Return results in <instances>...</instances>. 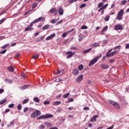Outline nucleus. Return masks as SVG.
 I'll use <instances>...</instances> for the list:
<instances>
[{
  "instance_id": "1",
  "label": "nucleus",
  "mask_w": 129,
  "mask_h": 129,
  "mask_svg": "<svg viewBox=\"0 0 129 129\" xmlns=\"http://www.w3.org/2000/svg\"><path fill=\"white\" fill-rule=\"evenodd\" d=\"M51 117H53V115L51 114H46V115H42L39 117H38L37 119L40 120V119H43L44 118H50Z\"/></svg>"
},
{
  "instance_id": "2",
  "label": "nucleus",
  "mask_w": 129,
  "mask_h": 129,
  "mask_svg": "<svg viewBox=\"0 0 129 129\" xmlns=\"http://www.w3.org/2000/svg\"><path fill=\"white\" fill-rule=\"evenodd\" d=\"M39 115H41V112L39 110H36L31 114L32 117H34V118L37 117Z\"/></svg>"
},
{
  "instance_id": "3",
  "label": "nucleus",
  "mask_w": 129,
  "mask_h": 129,
  "mask_svg": "<svg viewBox=\"0 0 129 129\" xmlns=\"http://www.w3.org/2000/svg\"><path fill=\"white\" fill-rule=\"evenodd\" d=\"M109 103H110V104H112V105H113V106H114V107H115V108H117L118 109H119V108H120V107L119 106V105H118V103H117V102H115L113 101H109Z\"/></svg>"
},
{
  "instance_id": "4",
  "label": "nucleus",
  "mask_w": 129,
  "mask_h": 129,
  "mask_svg": "<svg viewBox=\"0 0 129 129\" xmlns=\"http://www.w3.org/2000/svg\"><path fill=\"white\" fill-rule=\"evenodd\" d=\"M98 60V58H94L89 63V67H91V66H93V65H94L95 63L97 62Z\"/></svg>"
},
{
  "instance_id": "5",
  "label": "nucleus",
  "mask_w": 129,
  "mask_h": 129,
  "mask_svg": "<svg viewBox=\"0 0 129 129\" xmlns=\"http://www.w3.org/2000/svg\"><path fill=\"white\" fill-rule=\"evenodd\" d=\"M82 79H83V75H81V76H78L75 80V81L77 83L81 82L82 81Z\"/></svg>"
},
{
  "instance_id": "6",
  "label": "nucleus",
  "mask_w": 129,
  "mask_h": 129,
  "mask_svg": "<svg viewBox=\"0 0 129 129\" xmlns=\"http://www.w3.org/2000/svg\"><path fill=\"white\" fill-rule=\"evenodd\" d=\"M67 54L68 56H67V59H69V58H71L72 56L75 54V52H72V51H68L67 52Z\"/></svg>"
},
{
  "instance_id": "7",
  "label": "nucleus",
  "mask_w": 129,
  "mask_h": 129,
  "mask_svg": "<svg viewBox=\"0 0 129 129\" xmlns=\"http://www.w3.org/2000/svg\"><path fill=\"white\" fill-rule=\"evenodd\" d=\"M33 24L32 22L29 26L25 28V31H33Z\"/></svg>"
},
{
  "instance_id": "8",
  "label": "nucleus",
  "mask_w": 129,
  "mask_h": 129,
  "mask_svg": "<svg viewBox=\"0 0 129 129\" xmlns=\"http://www.w3.org/2000/svg\"><path fill=\"white\" fill-rule=\"evenodd\" d=\"M79 74V70L78 69H75L73 70V75L74 76H77Z\"/></svg>"
},
{
  "instance_id": "9",
  "label": "nucleus",
  "mask_w": 129,
  "mask_h": 129,
  "mask_svg": "<svg viewBox=\"0 0 129 129\" xmlns=\"http://www.w3.org/2000/svg\"><path fill=\"white\" fill-rule=\"evenodd\" d=\"M117 51L116 50L113 51L112 52H111V53H107L106 54V57L107 58H108V57H111V56H113V55H114V54H116V52Z\"/></svg>"
},
{
  "instance_id": "10",
  "label": "nucleus",
  "mask_w": 129,
  "mask_h": 129,
  "mask_svg": "<svg viewBox=\"0 0 129 129\" xmlns=\"http://www.w3.org/2000/svg\"><path fill=\"white\" fill-rule=\"evenodd\" d=\"M114 30L118 31V30H122V26L120 25H117L115 26Z\"/></svg>"
},
{
  "instance_id": "11",
  "label": "nucleus",
  "mask_w": 129,
  "mask_h": 129,
  "mask_svg": "<svg viewBox=\"0 0 129 129\" xmlns=\"http://www.w3.org/2000/svg\"><path fill=\"white\" fill-rule=\"evenodd\" d=\"M42 19L43 17H39L35 20L33 21V22H32V24H36V23H38V22L42 21Z\"/></svg>"
},
{
  "instance_id": "12",
  "label": "nucleus",
  "mask_w": 129,
  "mask_h": 129,
  "mask_svg": "<svg viewBox=\"0 0 129 129\" xmlns=\"http://www.w3.org/2000/svg\"><path fill=\"white\" fill-rule=\"evenodd\" d=\"M58 12L59 15H60V16H62V15L64 14V11H63V9H62L61 8H58Z\"/></svg>"
},
{
  "instance_id": "13",
  "label": "nucleus",
  "mask_w": 129,
  "mask_h": 129,
  "mask_svg": "<svg viewBox=\"0 0 129 129\" xmlns=\"http://www.w3.org/2000/svg\"><path fill=\"white\" fill-rule=\"evenodd\" d=\"M55 36H56V34L55 33H53L52 35L48 36L46 38V41H48V40H51V39H52V38H54Z\"/></svg>"
},
{
  "instance_id": "14",
  "label": "nucleus",
  "mask_w": 129,
  "mask_h": 129,
  "mask_svg": "<svg viewBox=\"0 0 129 129\" xmlns=\"http://www.w3.org/2000/svg\"><path fill=\"white\" fill-rule=\"evenodd\" d=\"M98 117V115H95L91 119V122H95L96 121V118Z\"/></svg>"
},
{
  "instance_id": "15",
  "label": "nucleus",
  "mask_w": 129,
  "mask_h": 129,
  "mask_svg": "<svg viewBox=\"0 0 129 129\" xmlns=\"http://www.w3.org/2000/svg\"><path fill=\"white\" fill-rule=\"evenodd\" d=\"M91 50H92V48H90L88 49H87L86 50H84L83 52V54H86L87 53H89V52H90V51H91Z\"/></svg>"
},
{
  "instance_id": "16",
  "label": "nucleus",
  "mask_w": 129,
  "mask_h": 129,
  "mask_svg": "<svg viewBox=\"0 0 129 129\" xmlns=\"http://www.w3.org/2000/svg\"><path fill=\"white\" fill-rule=\"evenodd\" d=\"M91 47H92V48H93V47H99V44L96 42L95 43H93L91 45Z\"/></svg>"
},
{
  "instance_id": "17",
  "label": "nucleus",
  "mask_w": 129,
  "mask_h": 129,
  "mask_svg": "<svg viewBox=\"0 0 129 129\" xmlns=\"http://www.w3.org/2000/svg\"><path fill=\"white\" fill-rule=\"evenodd\" d=\"M8 69L10 72H14V68L13 66H10L8 68Z\"/></svg>"
},
{
  "instance_id": "18",
  "label": "nucleus",
  "mask_w": 129,
  "mask_h": 129,
  "mask_svg": "<svg viewBox=\"0 0 129 129\" xmlns=\"http://www.w3.org/2000/svg\"><path fill=\"white\" fill-rule=\"evenodd\" d=\"M61 103V101H55L53 103V105L54 106H56L57 105H59V104Z\"/></svg>"
},
{
  "instance_id": "19",
  "label": "nucleus",
  "mask_w": 129,
  "mask_h": 129,
  "mask_svg": "<svg viewBox=\"0 0 129 129\" xmlns=\"http://www.w3.org/2000/svg\"><path fill=\"white\" fill-rule=\"evenodd\" d=\"M101 67H102L103 69H107V68H108V66L106 64H101Z\"/></svg>"
},
{
  "instance_id": "20",
  "label": "nucleus",
  "mask_w": 129,
  "mask_h": 129,
  "mask_svg": "<svg viewBox=\"0 0 129 129\" xmlns=\"http://www.w3.org/2000/svg\"><path fill=\"white\" fill-rule=\"evenodd\" d=\"M49 28H50V25H46L43 26V31L45 30H48V29H49Z\"/></svg>"
},
{
  "instance_id": "21",
  "label": "nucleus",
  "mask_w": 129,
  "mask_h": 129,
  "mask_svg": "<svg viewBox=\"0 0 129 129\" xmlns=\"http://www.w3.org/2000/svg\"><path fill=\"white\" fill-rule=\"evenodd\" d=\"M116 20H118L119 21L122 20V16L118 14L117 17L116 18Z\"/></svg>"
},
{
  "instance_id": "22",
  "label": "nucleus",
  "mask_w": 129,
  "mask_h": 129,
  "mask_svg": "<svg viewBox=\"0 0 129 129\" xmlns=\"http://www.w3.org/2000/svg\"><path fill=\"white\" fill-rule=\"evenodd\" d=\"M33 101L35 102H40V99H39V98L38 97H34L33 98Z\"/></svg>"
},
{
  "instance_id": "23",
  "label": "nucleus",
  "mask_w": 129,
  "mask_h": 129,
  "mask_svg": "<svg viewBox=\"0 0 129 129\" xmlns=\"http://www.w3.org/2000/svg\"><path fill=\"white\" fill-rule=\"evenodd\" d=\"M6 102H7V99H4L0 101V104H4V103H6Z\"/></svg>"
},
{
  "instance_id": "24",
  "label": "nucleus",
  "mask_w": 129,
  "mask_h": 129,
  "mask_svg": "<svg viewBox=\"0 0 129 129\" xmlns=\"http://www.w3.org/2000/svg\"><path fill=\"white\" fill-rule=\"evenodd\" d=\"M57 12V10L56 9L53 8L50 10V13H56Z\"/></svg>"
},
{
  "instance_id": "25",
  "label": "nucleus",
  "mask_w": 129,
  "mask_h": 129,
  "mask_svg": "<svg viewBox=\"0 0 129 129\" xmlns=\"http://www.w3.org/2000/svg\"><path fill=\"white\" fill-rule=\"evenodd\" d=\"M5 81V82H9V83H13V80H12L6 79Z\"/></svg>"
},
{
  "instance_id": "26",
  "label": "nucleus",
  "mask_w": 129,
  "mask_h": 129,
  "mask_svg": "<svg viewBox=\"0 0 129 129\" xmlns=\"http://www.w3.org/2000/svg\"><path fill=\"white\" fill-rule=\"evenodd\" d=\"M118 15H119V16H121L122 17V15H123V10H121L119 12Z\"/></svg>"
},
{
  "instance_id": "27",
  "label": "nucleus",
  "mask_w": 129,
  "mask_h": 129,
  "mask_svg": "<svg viewBox=\"0 0 129 129\" xmlns=\"http://www.w3.org/2000/svg\"><path fill=\"white\" fill-rule=\"evenodd\" d=\"M70 95V93H68L66 94H64L63 96V98H67V97H68V96H69V95Z\"/></svg>"
},
{
  "instance_id": "28",
  "label": "nucleus",
  "mask_w": 129,
  "mask_h": 129,
  "mask_svg": "<svg viewBox=\"0 0 129 129\" xmlns=\"http://www.w3.org/2000/svg\"><path fill=\"white\" fill-rule=\"evenodd\" d=\"M51 24H56V23H57V19H52L51 21Z\"/></svg>"
},
{
  "instance_id": "29",
  "label": "nucleus",
  "mask_w": 129,
  "mask_h": 129,
  "mask_svg": "<svg viewBox=\"0 0 129 129\" xmlns=\"http://www.w3.org/2000/svg\"><path fill=\"white\" fill-rule=\"evenodd\" d=\"M29 99H25L23 101V104H26V103H27V102H29Z\"/></svg>"
},
{
  "instance_id": "30",
  "label": "nucleus",
  "mask_w": 129,
  "mask_h": 129,
  "mask_svg": "<svg viewBox=\"0 0 129 129\" xmlns=\"http://www.w3.org/2000/svg\"><path fill=\"white\" fill-rule=\"evenodd\" d=\"M43 104H44V105H47L50 104V101H49V100L45 101L44 102Z\"/></svg>"
},
{
  "instance_id": "31",
  "label": "nucleus",
  "mask_w": 129,
  "mask_h": 129,
  "mask_svg": "<svg viewBox=\"0 0 129 129\" xmlns=\"http://www.w3.org/2000/svg\"><path fill=\"white\" fill-rule=\"evenodd\" d=\"M8 46H10V44L7 43L5 45H4L3 46H2V49H6V48H7Z\"/></svg>"
},
{
  "instance_id": "32",
  "label": "nucleus",
  "mask_w": 129,
  "mask_h": 129,
  "mask_svg": "<svg viewBox=\"0 0 129 129\" xmlns=\"http://www.w3.org/2000/svg\"><path fill=\"white\" fill-rule=\"evenodd\" d=\"M39 57V54H36L35 55L32 56V59H37Z\"/></svg>"
},
{
  "instance_id": "33",
  "label": "nucleus",
  "mask_w": 129,
  "mask_h": 129,
  "mask_svg": "<svg viewBox=\"0 0 129 129\" xmlns=\"http://www.w3.org/2000/svg\"><path fill=\"white\" fill-rule=\"evenodd\" d=\"M83 68H84V67H83V65L82 64L80 65L78 67L79 70H83Z\"/></svg>"
},
{
  "instance_id": "34",
  "label": "nucleus",
  "mask_w": 129,
  "mask_h": 129,
  "mask_svg": "<svg viewBox=\"0 0 129 129\" xmlns=\"http://www.w3.org/2000/svg\"><path fill=\"white\" fill-rule=\"evenodd\" d=\"M87 26H85V25H83L81 27V30H86V29H87Z\"/></svg>"
},
{
  "instance_id": "35",
  "label": "nucleus",
  "mask_w": 129,
  "mask_h": 129,
  "mask_svg": "<svg viewBox=\"0 0 129 129\" xmlns=\"http://www.w3.org/2000/svg\"><path fill=\"white\" fill-rule=\"evenodd\" d=\"M68 35V32H65L63 34H62V38H65V37H66V36H67Z\"/></svg>"
},
{
  "instance_id": "36",
  "label": "nucleus",
  "mask_w": 129,
  "mask_h": 129,
  "mask_svg": "<svg viewBox=\"0 0 129 129\" xmlns=\"http://www.w3.org/2000/svg\"><path fill=\"white\" fill-rule=\"evenodd\" d=\"M103 3H100L98 4V8H102V7L103 6Z\"/></svg>"
},
{
  "instance_id": "37",
  "label": "nucleus",
  "mask_w": 129,
  "mask_h": 129,
  "mask_svg": "<svg viewBox=\"0 0 129 129\" xmlns=\"http://www.w3.org/2000/svg\"><path fill=\"white\" fill-rule=\"evenodd\" d=\"M125 3H126V0H124L121 2L120 5H122V6H124V5H125Z\"/></svg>"
},
{
  "instance_id": "38",
  "label": "nucleus",
  "mask_w": 129,
  "mask_h": 129,
  "mask_svg": "<svg viewBox=\"0 0 129 129\" xmlns=\"http://www.w3.org/2000/svg\"><path fill=\"white\" fill-rule=\"evenodd\" d=\"M38 6V4L37 3H34L33 5H32V9H35V8L36 7V6Z\"/></svg>"
},
{
  "instance_id": "39",
  "label": "nucleus",
  "mask_w": 129,
  "mask_h": 129,
  "mask_svg": "<svg viewBox=\"0 0 129 129\" xmlns=\"http://www.w3.org/2000/svg\"><path fill=\"white\" fill-rule=\"evenodd\" d=\"M85 6H86V4H82V5L80 6V9H82V8H84V7H85Z\"/></svg>"
},
{
  "instance_id": "40",
  "label": "nucleus",
  "mask_w": 129,
  "mask_h": 129,
  "mask_svg": "<svg viewBox=\"0 0 129 129\" xmlns=\"http://www.w3.org/2000/svg\"><path fill=\"white\" fill-rule=\"evenodd\" d=\"M75 2H77V0H69V2L70 4H73V3H74Z\"/></svg>"
},
{
  "instance_id": "41",
  "label": "nucleus",
  "mask_w": 129,
  "mask_h": 129,
  "mask_svg": "<svg viewBox=\"0 0 129 129\" xmlns=\"http://www.w3.org/2000/svg\"><path fill=\"white\" fill-rule=\"evenodd\" d=\"M18 110H21L22 109V105L19 104L18 106Z\"/></svg>"
},
{
  "instance_id": "42",
  "label": "nucleus",
  "mask_w": 129,
  "mask_h": 129,
  "mask_svg": "<svg viewBox=\"0 0 129 129\" xmlns=\"http://www.w3.org/2000/svg\"><path fill=\"white\" fill-rule=\"evenodd\" d=\"M107 26L105 27L102 30V32H105V31H106V30H107Z\"/></svg>"
},
{
  "instance_id": "43",
  "label": "nucleus",
  "mask_w": 129,
  "mask_h": 129,
  "mask_svg": "<svg viewBox=\"0 0 129 129\" xmlns=\"http://www.w3.org/2000/svg\"><path fill=\"white\" fill-rule=\"evenodd\" d=\"M108 6V4H107L106 5H105L104 6H102V8H103V10H104V9H106Z\"/></svg>"
},
{
  "instance_id": "44",
  "label": "nucleus",
  "mask_w": 129,
  "mask_h": 129,
  "mask_svg": "<svg viewBox=\"0 0 129 129\" xmlns=\"http://www.w3.org/2000/svg\"><path fill=\"white\" fill-rule=\"evenodd\" d=\"M14 106H15V104H10L9 105V107H10V108H13V107H14Z\"/></svg>"
},
{
  "instance_id": "45",
  "label": "nucleus",
  "mask_w": 129,
  "mask_h": 129,
  "mask_svg": "<svg viewBox=\"0 0 129 129\" xmlns=\"http://www.w3.org/2000/svg\"><path fill=\"white\" fill-rule=\"evenodd\" d=\"M39 128L40 129H44L45 128V126H44V125L41 124L39 126Z\"/></svg>"
},
{
  "instance_id": "46",
  "label": "nucleus",
  "mask_w": 129,
  "mask_h": 129,
  "mask_svg": "<svg viewBox=\"0 0 129 129\" xmlns=\"http://www.w3.org/2000/svg\"><path fill=\"white\" fill-rule=\"evenodd\" d=\"M7 52V49H5L0 52V54H5Z\"/></svg>"
},
{
  "instance_id": "47",
  "label": "nucleus",
  "mask_w": 129,
  "mask_h": 129,
  "mask_svg": "<svg viewBox=\"0 0 129 129\" xmlns=\"http://www.w3.org/2000/svg\"><path fill=\"white\" fill-rule=\"evenodd\" d=\"M109 20V16H107L105 17V21H106V22H107Z\"/></svg>"
},
{
  "instance_id": "48",
  "label": "nucleus",
  "mask_w": 129,
  "mask_h": 129,
  "mask_svg": "<svg viewBox=\"0 0 129 129\" xmlns=\"http://www.w3.org/2000/svg\"><path fill=\"white\" fill-rule=\"evenodd\" d=\"M5 21H6V19L3 18L1 20H0V24H3V23H4L5 22Z\"/></svg>"
},
{
  "instance_id": "49",
  "label": "nucleus",
  "mask_w": 129,
  "mask_h": 129,
  "mask_svg": "<svg viewBox=\"0 0 129 129\" xmlns=\"http://www.w3.org/2000/svg\"><path fill=\"white\" fill-rule=\"evenodd\" d=\"M28 110H29V108L28 107H25L24 109V112H26V111H28Z\"/></svg>"
},
{
  "instance_id": "50",
  "label": "nucleus",
  "mask_w": 129,
  "mask_h": 129,
  "mask_svg": "<svg viewBox=\"0 0 129 129\" xmlns=\"http://www.w3.org/2000/svg\"><path fill=\"white\" fill-rule=\"evenodd\" d=\"M4 92H5V90L4 89H0V94L4 93Z\"/></svg>"
},
{
  "instance_id": "51",
  "label": "nucleus",
  "mask_w": 129,
  "mask_h": 129,
  "mask_svg": "<svg viewBox=\"0 0 129 129\" xmlns=\"http://www.w3.org/2000/svg\"><path fill=\"white\" fill-rule=\"evenodd\" d=\"M117 48H118V49H120V45H118V46H117L115 47L114 48V50H116V49H117Z\"/></svg>"
},
{
  "instance_id": "52",
  "label": "nucleus",
  "mask_w": 129,
  "mask_h": 129,
  "mask_svg": "<svg viewBox=\"0 0 129 129\" xmlns=\"http://www.w3.org/2000/svg\"><path fill=\"white\" fill-rule=\"evenodd\" d=\"M84 110H89V108L88 107H84Z\"/></svg>"
},
{
  "instance_id": "53",
  "label": "nucleus",
  "mask_w": 129,
  "mask_h": 129,
  "mask_svg": "<svg viewBox=\"0 0 129 129\" xmlns=\"http://www.w3.org/2000/svg\"><path fill=\"white\" fill-rule=\"evenodd\" d=\"M16 45H17V43H16L15 42V43H12V44L11 45V47H14V46H16Z\"/></svg>"
},
{
  "instance_id": "54",
  "label": "nucleus",
  "mask_w": 129,
  "mask_h": 129,
  "mask_svg": "<svg viewBox=\"0 0 129 129\" xmlns=\"http://www.w3.org/2000/svg\"><path fill=\"white\" fill-rule=\"evenodd\" d=\"M6 13V11H3L2 12L0 13V16H2V15H4V14H5Z\"/></svg>"
},
{
  "instance_id": "55",
  "label": "nucleus",
  "mask_w": 129,
  "mask_h": 129,
  "mask_svg": "<svg viewBox=\"0 0 129 129\" xmlns=\"http://www.w3.org/2000/svg\"><path fill=\"white\" fill-rule=\"evenodd\" d=\"M61 23H63V20H60L57 23H56V25L61 24Z\"/></svg>"
},
{
  "instance_id": "56",
  "label": "nucleus",
  "mask_w": 129,
  "mask_h": 129,
  "mask_svg": "<svg viewBox=\"0 0 129 129\" xmlns=\"http://www.w3.org/2000/svg\"><path fill=\"white\" fill-rule=\"evenodd\" d=\"M22 77H23V78H26V75L24 73L22 74Z\"/></svg>"
},
{
  "instance_id": "57",
  "label": "nucleus",
  "mask_w": 129,
  "mask_h": 129,
  "mask_svg": "<svg viewBox=\"0 0 129 129\" xmlns=\"http://www.w3.org/2000/svg\"><path fill=\"white\" fill-rule=\"evenodd\" d=\"M62 110V109H57L56 110V112H60V111H61Z\"/></svg>"
},
{
  "instance_id": "58",
  "label": "nucleus",
  "mask_w": 129,
  "mask_h": 129,
  "mask_svg": "<svg viewBox=\"0 0 129 129\" xmlns=\"http://www.w3.org/2000/svg\"><path fill=\"white\" fill-rule=\"evenodd\" d=\"M29 12H30V10H29L28 11L25 12V14H24L25 16H26V15H28V14H29Z\"/></svg>"
},
{
  "instance_id": "59",
  "label": "nucleus",
  "mask_w": 129,
  "mask_h": 129,
  "mask_svg": "<svg viewBox=\"0 0 129 129\" xmlns=\"http://www.w3.org/2000/svg\"><path fill=\"white\" fill-rule=\"evenodd\" d=\"M125 49H129V44H127L125 46Z\"/></svg>"
},
{
  "instance_id": "60",
  "label": "nucleus",
  "mask_w": 129,
  "mask_h": 129,
  "mask_svg": "<svg viewBox=\"0 0 129 129\" xmlns=\"http://www.w3.org/2000/svg\"><path fill=\"white\" fill-rule=\"evenodd\" d=\"M88 126L89 127H92V123H89Z\"/></svg>"
},
{
  "instance_id": "61",
  "label": "nucleus",
  "mask_w": 129,
  "mask_h": 129,
  "mask_svg": "<svg viewBox=\"0 0 129 129\" xmlns=\"http://www.w3.org/2000/svg\"><path fill=\"white\" fill-rule=\"evenodd\" d=\"M113 62H114V59L110 60V63H113Z\"/></svg>"
},
{
  "instance_id": "62",
  "label": "nucleus",
  "mask_w": 129,
  "mask_h": 129,
  "mask_svg": "<svg viewBox=\"0 0 129 129\" xmlns=\"http://www.w3.org/2000/svg\"><path fill=\"white\" fill-rule=\"evenodd\" d=\"M22 90H24V89H26V87H25V86L21 87Z\"/></svg>"
},
{
  "instance_id": "63",
  "label": "nucleus",
  "mask_w": 129,
  "mask_h": 129,
  "mask_svg": "<svg viewBox=\"0 0 129 129\" xmlns=\"http://www.w3.org/2000/svg\"><path fill=\"white\" fill-rule=\"evenodd\" d=\"M19 57H20V53H17V54H16V57H17V58H19Z\"/></svg>"
},
{
  "instance_id": "64",
  "label": "nucleus",
  "mask_w": 129,
  "mask_h": 129,
  "mask_svg": "<svg viewBox=\"0 0 129 129\" xmlns=\"http://www.w3.org/2000/svg\"><path fill=\"white\" fill-rule=\"evenodd\" d=\"M56 98H61V95H58L57 96H56Z\"/></svg>"
}]
</instances>
